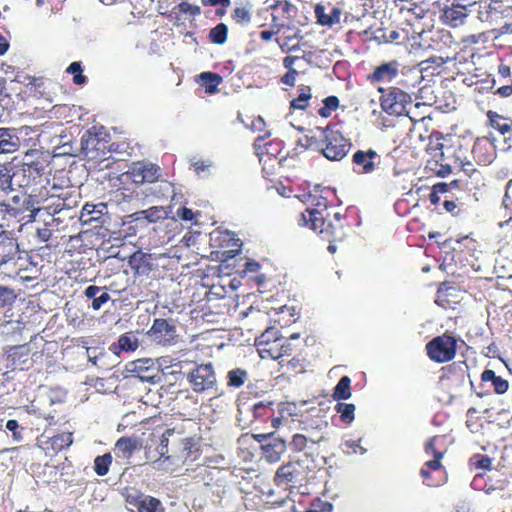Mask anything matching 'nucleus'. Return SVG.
<instances>
[{"label": "nucleus", "instance_id": "obj_1", "mask_svg": "<svg viewBox=\"0 0 512 512\" xmlns=\"http://www.w3.org/2000/svg\"><path fill=\"white\" fill-rule=\"evenodd\" d=\"M315 130L320 133L321 138H317L316 135H305L298 140V143L305 148L320 151L330 160H341L350 151L352 147L351 140L332 125H327L324 128L316 127Z\"/></svg>", "mask_w": 512, "mask_h": 512}, {"label": "nucleus", "instance_id": "obj_2", "mask_svg": "<svg viewBox=\"0 0 512 512\" xmlns=\"http://www.w3.org/2000/svg\"><path fill=\"white\" fill-rule=\"evenodd\" d=\"M316 468L315 459L312 455L304 453L300 456L290 458L284 462L276 471L274 482L281 487H295L304 482L309 473Z\"/></svg>", "mask_w": 512, "mask_h": 512}, {"label": "nucleus", "instance_id": "obj_3", "mask_svg": "<svg viewBox=\"0 0 512 512\" xmlns=\"http://www.w3.org/2000/svg\"><path fill=\"white\" fill-rule=\"evenodd\" d=\"M335 190L333 188H318L310 192L305 198L306 209L300 213L297 222L301 227L309 225H318L327 213H331L329 208L335 199Z\"/></svg>", "mask_w": 512, "mask_h": 512}, {"label": "nucleus", "instance_id": "obj_4", "mask_svg": "<svg viewBox=\"0 0 512 512\" xmlns=\"http://www.w3.org/2000/svg\"><path fill=\"white\" fill-rule=\"evenodd\" d=\"M307 227L318 233L324 241L336 243L346 239L350 225L345 214L334 212L327 213L318 225Z\"/></svg>", "mask_w": 512, "mask_h": 512}, {"label": "nucleus", "instance_id": "obj_5", "mask_svg": "<svg viewBox=\"0 0 512 512\" xmlns=\"http://www.w3.org/2000/svg\"><path fill=\"white\" fill-rule=\"evenodd\" d=\"M175 433L184 435L185 424L177 425L173 428L165 430L162 434L152 432L146 439L144 449L145 457L150 462H157L164 458L165 460H171V454H169V443L170 437Z\"/></svg>", "mask_w": 512, "mask_h": 512}, {"label": "nucleus", "instance_id": "obj_6", "mask_svg": "<svg viewBox=\"0 0 512 512\" xmlns=\"http://www.w3.org/2000/svg\"><path fill=\"white\" fill-rule=\"evenodd\" d=\"M457 343L455 336L445 332L426 343V354L434 363H448L457 353Z\"/></svg>", "mask_w": 512, "mask_h": 512}, {"label": "nucleus", "instance_id": "obj_7", "mask_svg": "<svg viewBox=\"0 0 512 512\" xmlns=\"http://www.w3.org/2000/svg\"><path fill=\"white\" fill-rule=\"evenodd\" d=\"M380 107L389 115L401 116L411 104V95L398 87H380Z\"/></svg>", "mask_w": 512, "mask_h": 512}, {"label": "nucleus", "instance_id": "obj_8", "mask_svg": "<svg viewBox=\"0 0 512 512\" xmlns=\"http://www.w3.org/2000/svg\"><path fill=\"white\" fill-rule=\"evenodd\" d=\"M283 148V142L279 139H272L265 142L263 136H259L254 141V149L259 156L260 162L263 164V169H266V165L269 164L270 170H274L275 167L281 166L282 161L286 159V156H280Z\"/></svg>", "mask_w": 512, "mask_h": 512}, {"label": "nucleus", "instance_id": "obj_9", "mask_svg": "<svg viewBox=\"0 0 512 512\" xmlns=\"http://www.w3.org/2000/svg\"><path fill=\"white\" fill-rule=\"evenodd\" d=\"M470 379L469 366L465 360L451 362L441 368L440 381L449 389L457 391L465 387Z\"/></svg>", "mask_w": 512, "mask_h": 512}, {"label": "nucleus", "instance_id": "obj_10", "mask_svg": "<svg viewBox=\"0 0 512 512\" xmlns=\"http://www.w3.org/2000/svg\"><path fill=\"white\" fill-rule=\"evenodd\" d=\"M186 379L192 391L196 393L212 390L216 385V374L212 364H198L188 372Z\"/></svg>", "mask_w": 512, "mask_h": 512}, {"label": "nucleus", "instance_id": "obj_11", "mask_svg": "<svg viewBox=\"0 0 512 512\" xmlns=\"http://www.w3.org/2000/svg\"><path fill=\"white\" fill-rule=\"evenodd\" d=\"M275 334L276 331L273 329L265 330L256 338L255 344L262 358H272L279 362L280 367H284L283 353H281L282 337H277Z\"/></svg>", "mask_w": 512, "mask_h": 512}, {"label": "nucleus", "instance_id": "obj_12", "mask_svg": "<svg viewBox=\"0 0 512 512\" xmlns=\"http://www.w3.org/2000/svg\"><path fill=\"white\" fill-rule=\"evenodd\" d=\"M159 170L160 167L156 164L137 161L122 176L124 181L143 185V183H155L160 176Z\"/></svg>", "mask_w": 512, "mask_h": 512}, {"label": "nucleus", "instance_id": "obj_13", "mask_svg": "<svg viewBox=\"0 0 512 512\" xmlns=\"http://www.w3.org/2000/svg\"><path fill=\"white\" fill-rule=\"evenodd\" d=\"M439 440H441L439 436H433L427 441L424 447L425 453L433 457L432 460L425 462L424 466L420 470L423 483L427 486H437L439 484L438 481L432 480L430 474V471H438L442 468L441 460L444 456V451H441L436 447Z\"/></svg>", "mask_w": 512, "mask_h": 512}, {"label": "nucleus", "instance_id": "obj_14", "mask_svg": "<svg viewBox=\"0 0 512 512\" xmlns=\"http://www.w3.org/2000/svg\"><path fill=\"white\" fill-rule=\"evenodd\" d=\"M147 334L152 341L164 346L174 344L178 338L174 320L166 318H156Z\"/></svg>", "mask_w": 512, "mask_h": 512}, {"label": "nucleus", "instance_id": "obj_15", "mask_svg": "<svg viewBox=\"0 0 512 512\" xmlns=\"http://www.w3.org/2000/svg\"><path fill=\"white\" fill-rule=\"evenodd\" d=\"M201 452V437H184L180 444L174 448L170 461H180L183 464H191L201 458Z\"/></svg>", "mask_w": 512, "mask_h": 512}, {"label": "nucleus", "instance_id": "obj_16", "mask_svg": "<svg viewBox=\"0 0 512 512\" xmlns=\"http://www.w3.org/2000/svg\"><path fill=\"white\" fill-rule=\"evenodd\" d=\"M73 443V435L70 432L50 434L44 431L37 438V446L45 452L46 455H54L67 449Z\"/></svg>", "mask_w": 512, "mask_h": 512}, {"label": "nucleus", "instance_id": "obj_17", "mask_svg": "<svg viewBox=\"0 0 512 512\" xmlns=\"http://www.w3.org/2000/svg\"><path fill=\"white\" fill-rule=\"evenodd\" d=\"M33 365L32 349L28 343L10 346L6 350V367L26 371Z\"/></svg>", "mask_w": 512, "mask_h": 512}, {"label": "nucleus", "instance_id": "obj_18", "mask_svg": "<svg viewBox=\"0 0 512 512\" xmlns=\"http://www.w3.org/2000/svg\"><path fill=\"white\" fill-rule=\"evenodd\" d=\"M268 10L271 11V27L283 29L289 26L296 14L297 8L289 0H275L269 4Z\"/></svg>", "mask_w": 512, "mask_h": 512}, {"label": "nucleus", "instance_id": "obj_19", "mask_svg": "<svg viewBox=\"0 0 512 512\" xmlns=\"http://www.w3.org/2000/svg\"><path fill=\"white\" fill-rule=\"evenodd\" d=\"M273 433L257 434L254 438L261 443L262 456L268 463H277L286 452L285 440L272 437Z\"/></svg>", "mask_w": 512, "mask_h": 512}, {"label": "nucleus", "instance_id": "obj_20", "mask_svg": "<svg viewBox=\"0 0 512 512\" xmlns=\"http://www.w3.org/2000/svg\"><path fill=\"white\" fill-rule=\"evenodd\" d=\"M210 242L212 247L222 249V261L235 257L241 250V242L229 231H216L212 233Z\"/></svg>", "mask_w": 512, "mask_h": 512}, {"label": "nucleus", "instance_id": "obj_21", "mask_svg": "<svg viewBox=\"0 0 512 512\" xmlns=\"http://www.w3.org/2000/svg\"><path fill=\"white\" fill-rule=\"evenodd\" d=\"M353 169L358 174H370L381 166V154L373 148L357 150L352 157Z\"/></svg>", "mask_w": 512, "mask_h": 512}, {"label": "nucleus", "instance_id": "obj_22", "mask_svg": "<svg viewBox=\"0 0 512 512\" xmlns=\"http://www.w3.org/2000/svg\"><path fill=\"white\" fill-rule=\"evenodd\" d=\"M497 155L494 141L486 136L478 137L472 146V156L480 165L490 164Z\"/></svg>", "mask_w": 512, "mask_h": 512}, {"label": "nucleus", "instance_id": "obj_23", "mask_svg": "<svg viewBox=\"0 0 512 512\" xmlns=\"http://www.w3.org/2000/svg\"><path fill=\"white\" fill-rule=\"evenodd\" d=\"M459 183V180H452L451 182H437L436 184H433L429 193V202L431 205L437 206L439 203H443V200L462 197V192H460V196H458L454 191V189L458 187Z\"/></svg>", "mask_w": 512, "mask_h": 512}, {"label": "nucleus", "instance_id": "obj_24", "mask_svg": "<svg viewBox=\"0 0 512 512\" xmlns=\"http://www.w3.org/2000/svg\"><path fill=\"white\" fill-rule=\"evenodd\" d=\"M31 200L26 194H18L9 200H6V220L23 219V214L27 211L34 215L35 209L30 210Z\"/></svg>", "mask_w": 512, "mask_h": 512}, {"label": "nucleus", "instance_id": "obj_25", "mask_svg": "<svg viewBox=\"0 0 512 512\" xmlns=\"http://www.w3.org/2000/svg\"><path fill=\"white\" fill-rule=\"evenodd\" d=\"M468 17V8L464 4H452L442 10L441 22L452 28L463 26Z\"/></svg>", "mask_w": 512, "mask_h": 512}, {"label": "nucleus", "instance_id": "obj_26", "mask_svg": "<svg viewBox=\"0 0 512 512\" xmlns=\"http://www.w3.org/2000/svg\"><path fill=\"white\" fill-rule=\"evenodd\" d=\"M399 66L396 60L384 62L374 67V71L366 76V80L370 83L391 82L398 76Z\"/></svg>", "mask_w": 512, "mask_h": 512}, {"label": "nucleus", "instance_id": "obj_27", "mask_svg": "<svg viewBox=\"0 0 512 512\" xmlns=\"http://www.w3.org/2000/svg\"><path fill=\"white\" fill-rule=\"evenodd\" d=\"M58 191H61V188L52 186L51 193L42 200V206L36 209V211L45 210L48 215L53 216L64 209H69L70 206L66 203L67 199L65 194Z\"/></svg>", "mask_w": 512, "mask_h": 512}, {"label": "nucleus", "instance_id": "obj_28", "mask_svg": "<svg viewBox=\"0 0 512 512\" xmlns=\"http://www.w3.org/2000/svg\"><path fill=\"white\" fill-rule=\"evenodd\" d=\"M127 502L137 508L139 512H164L165 508L162 502L153 496L144 494H129L126 498Z\"/></svg>", "mask_w": 512, "mask_h": 512}, {"label": "nucleus", "instance_id": "obj_29", "mask_svg": "<svg viewBox=\"0 0 512 512\" xmlns=\"http://www.w3.org/2000/svg\"><path fill=\"white\" fill-rule=\"evenodd\" d=\"M317 23L324 27H333L340 24L342 10L337 6H330L327 8L324 4H317L314 8Z\"/></svg>", "mask_w": 512, "mask_h": 512}, {"label": "nucleus", "instance_id": "obj_30", "mask_svg": "<svg viewBox=\"0 0 512 512\" xmlns=\"http://www.w3.org/2000/svg\"><path fill=\"white\" fill-rule=\"evenodd\" d=\"M19 254V244L17 240L10 237L9 233L0 231V266L15 260Z\"/></svg>", "mask_w": 512, "mask_h": 512}, {"label": "nucleus", "instance_id": "obj_31", "mask_svg": "<svg viewBox=\"0 0 512 512\" xmlns=\"http://www.w3.org/2000/svg\"><path fill=\"white\" fill-rule=\"evenodd\" d=\"M487 124L489 127L497 130L505 140H512V119L499 114L496 111L489 110L486 113Z\"/></svg>", "mask_w": 512, "mask_h": 512}, {"label": "nucleus", "instance_id": "obj_32", "mask_svg": "<svg viewBox=\"0 0 512 512\" xmlns=\"http://www.w3.org/2000/svg\"><path fill=\"white\" fill-rule=\"evenodd\" d=\"M21 147L16 128L0 127V154L14 153Z\"/></svg>", "mask_w": 512, "mask_h": 512}, {"label": "nucleus", "instance_id": "obj_33", "mask_svg": "<svg viewBox=\"0 0 512 512\" xmlns=\"http://www.w3.org/2000/svg\"><path fill=\"white\" fill-rule=\"evenodd\" d=\"M141 446L142 444L137 437L123 436L116 441L114 453L117 457L130 459Z\"/></svg>", "mask_w": 512, "mask_h": 512}, {"label": "nucleus", "instance_id": "obj_34", "mask_svg": "<svg viewBox=\"0 0 512 512\" xmlns=\"http://www.w3.org/2000/svg\"><path fill=\"white\" fill-rule=\"evenodd\" d=\"M129 265L138 275H147L152 271L153 258L150 254L137 251L129 258Z\"/></svg>", "mask_w": 512, "mask_h": 512}, {"label": "nucleus", "instance_id": "obj_35", "mask_svg": "<svg viewBox=\"0 0 512 512\" xmlns=\"http://www.w3.org/2000/svg\"><path fill=\"white\" fill-rule=\"evenodd\" d=\"M100 144L101 142L97 134H93L89 131L81 138L82 152L88 158H96L98 156V151L101 149Z\"/></svg>", "mask_w": 512, "mask_h": 512}, {"label": "nucleus", "instance_id": "obj_36", "mask_svg": "<svg viewBox=\"0 0 512 512\" xmlns=\"http://www.w3.org/2000/svg\"><path fill=\"white\" fill-rule=\"evenodd\" d=\"M481 381L484 383L490 382L494 388L495 393L499 395L505 394L509 389V383L504 378L497 376L493 370H485L481 374Z\"/></svg>", "mask_w": 512, "mask_h": 512}, {"label": "nucleus", "instance_id": "obj_37", "mask_svg": "<svg viewBox=\"0 0 512 512\" xmlns=\"http://www.w3.org/2000/svg\"><path fill=\"white\" fill-rule=\"evenodd\" d=\"M322 439V436L314 438L309 435L296 433L292 436L291 441L289 442V448L293 453H301L309 444H317Z\"/></svg>", "mask_w": 512, "mask_h": 512}, {"label": "nucleus", "instance_id": "obj_38", "mask_svg": "<svg viewBox=\"0 0 512 512\" xmlns=\"http://www.w3.org/2000/svg\"><path fill=\"white\" fill-rule=\"evenodd\" d=\"M300 339L299 333H293L288 338L282 337L283 347L281 349V353H283V363L285 359L295 356L299 353H302L304 344H296L293 341H297Z\"/></svg>", "mask_w": 512, "mask_h": 512}, {"label": "nucleus", "instance_id": "obj_39", "mask_svg": "<svg viewBox=\"0 0 512 512\" xmlns=\"http://www.w3.org/2000/svg\"><path fill=\"white\" fill-rule=\"evenodd\" d=\"M198 77H200V86L207 94L216 93L218 86L222 83V77L217 73L202 72Z\"/></svg>", "mask_w": 512, "mask_h": 512}, {"label": "nucleus", "instance_id": "obj_40", "mask_svg": "<svg viewBox=\"0 0 512 512\" xmlns=\"http://www.w3.org/2000/svg\"><path fill=\"white\" fill-rule=\"evenodd\" d=\"M454 168H456L454 161L440 163V161L436 160L435 157H431L426 163V169L440 177H445L451 174Z\"/></svg>", "mask_w": 512, "mask_h": 512}, {"label": "nucleus", "instance_id": "obj_41", "mask_svg": "<svg viewBox=\"0 0 512 512\" xmlns=\"http://www.w3.org/2000/svg\"><path fill=\"white\" fill-rule=\"evenodd\" d=\"M107 206L103 203L98 205L85 204L81 211V219L84 223H89L92 221H98L103 213L105 212Z\"/></svg>", "mask_w": 512, "mask_h": 512}, {"label": "nucleus", "instance_id": "obj_42", "mask_svg": "<svg viewBox=\"0 0 512 512\" xmlns=\"http://www.w3.org/2000/svg\"><path fill=\"white\" fill-rule=\"evenodd\" d=\"M227 386L230 388H240L248 380V372L244 368H233L226 374Z\"/></svg>", "mask_w": 512, "mask_h": 512}, {"label": "nucleus", "instance_id": "obj_43", "mask_svg": "<svg viewBox=\"0 0 512 512\" xmlns=\"http://www.w3.org/2000/svg\"><path fill=\"white\" fill-rule=\"evenodd\" d=\"M252 14L250 6L243 4L242 6H236L231 13V20L240 26L248 25L251 22Z\"/></svg>", "mask_w": 512, "mask_h": 512}, {"label": "nucleus", "instance_id": "obj_44", "mask_svg": "<svg viewBox=\"0 0 512 512\" xmlns=\"http://www.w3.org/2000/svg\"><path fill=\"white\" fill-rule=\"evenodd\" d=\"M351 382L348 376L342 377L334 389L333 398L337 401L350 399L352 396Z\"/></svg>", "mask_w": 512, "mask_h": 512}, {"label": "nucleus", "instance_id": "obj_45", "mask_svg": "<svg viewBox=\"0 0 512 512\" xmlns=\"http://www.w3.org/2000/svg\"><path fill=\"white\" fill-rule=\"evenodd\" d=\"M311 97V88L309 86L301 87L298 96L290 102V107L297 110H306Z\"/></svg>", "mask_w": 512, "mask_h": 512}, {"label": "nucleus", "instance_id": "obj_46", "mask_svg": "<svg viewBox=\"0 0 512 512\" xmlns=\"http://www.w3.org/2000/svg\"><path fill=\"white\" fill-rule=\"evenodd\" d=\"M335 410L340 414V420L343 424L350 425L355 420L356 406L354 404L338 402Z\"/></svg>", "mask_w": 512, "mask_h": 512}, {"label": "nucleus", "instance_id": "obj_47", "mask_svg": "<svg viewBox=\"0 0 512 512\" xmlns=\"http://www.w3.org/2000/svg\"><path fill=\"white\" fill-rule=\"evenodd\" d=\"M304 361L302 353H299L287 358L284 361V367L282 369H285V373H293L294 375H297V373H303L305 371Z\"/></svg>", "mask_w": 512, "mask_h": 512}, {"label": "nucleus", "instance_id": "obj_48", "mask_svg": "<svg viewBox=\"0 0 512 512\" xmlns=\"http://www.w3.org/2000/svg\"><path fill=\"white\" fill-rule=\"evenodd\" d=\"M16 300L17 293L15 292V289L5 285H0V312L13 306Z\"/></svg>", "mask_w": 512, "mask_h": 512}, {"label": "nucleus", "instance_id": "obj_49", "mask_svg": "<svg viewBox=\"0 0 512 512\" xmlns=\"http://www.w3.org/2000/svg\"><path fill=\"white\" fill-rule=\"evenodd\" d=\"M300 40L301 38L294 34L293 36L277 38L276 42L283 53H290L300 49Z\"/></svg>", "mask_w": 512, "mask_h": 512}, {"label": "nucleus", "instance_id": "obj_50", "mask_svg": "<svg viewBox=\"0 0 512 512\" xmlns=\"http://www.w3.org/2000/svg\"><path fill=\"white\" fill-rule=\"evenodd\" d=\"M323 106L318 109V114L323 118H328L339 108L340 100L337 96L331 95L323 99Z\"/></svg>", "mask_w": 512, "mask_h": 512}, {"label": "nucleus", "instance_id": "obj_51", "mask_svg": "<svg viewBox=\"0 0 512 512\" xmlns=\"http://www.w3.org/2000/svg\"><path fill=\"white\" fill-rule=\"evenodd\" d=\"M227 34V26L223 23H219L209 31L208 38L213 44L223 45L227 41Z\"/></svg>", "mask_w": 512, "mask_h": 512}, {"label": "nucleus", "instance_id": "obj_52", "mask_svg": "<svg viewBox=\"0 0 512 512\" xmlns=\"http://www.w3.org/2000/svg\"><path fill=\"white\" fill-rule=\"evenodd\" d=\"M111 453L99 455L94 459V471L98 476H105L109 472L112 463Z\"/></svg>", "mask_w": 512, "mask_h": 512}, {"label": "nucleus", "instance_id": "obj_53", "mask_svg": "<svg viewBox=\"0 0 512 512\" xmlns=\"http://www.w3.org/2000/svg\"><path fill=\"white\" fill-rule=\"evenodd\" d=\"M426 108L425 103L416 102L415 104H410L407 106L406 111L403 115H406L412 122L423 121L426 118L424 110Z\"/></svg>", "mask_w": 512, "mask_h": 512}, {"label": "nucleus", "instance_id": "obj_54", "mask_svg": "<svg viewBox=\"0 0 512 512\" xmlns=\"http://www.w3.org/2000/svg\"><path fill=\"white\" fill-rule=\"evenodd\" d=\"M492 465V459L485 454H474L469 458V466L476 470H490Z\"/></svg>", "mask_w": 512, "mask_h": 512}, {"label": "nucleus", "instance_id": "obj_55", "mask_svg": "<svg viewBox=\"0 0 512 512\" xmlns=\"http://www.w3.org/2000/svg\"><path fill=\"white\" fill-rule=\"evenodd\" d=\"M139 346L138 338L129 333H125L118 338V347L123 351H135Z\"/></svg>", "mask_w": 512, "mask_h": 512}, {"label": "nucleus", "instance_id": "obj_56", "mask_svg": "<svg viewBox=\"0 0 512 512\" xmlns=\"http://www.w3.org/2000/svg\"><path fill=\"white\" fill-rule=\"evenodd\" d=\"M66 73L73 76V83L75 85H84L87 82V77L83 75V70L80 62H72L67 68Z\"/></svg>", "mask_w": 512, "mask_h": 512}, {"label": "nucleus", "instance_id": "obj_57", "mask_svg": "<svg viewBox=\"0 0 512 512\" xmlns=\"http://www.w3.org/2000/svg\"><path fill=\"white\" fill-rule=\"evenodd\" d=\"M12 179L11 168L5 164H0V193H7V190L11 187Z\"/></svg>", "mask_w": 512, "mask_h": 512}, {"label": "nucleus", "instance_id": "obj_58", "mask_svg": "<svg viewBox=\"0 0 512 512\" xmlns=\"http://www.w3.org/2000/svg\"><path fill=\"white\" fill-rule=\"evenodd\" d=\"M443 209L450 213L452 216H458L461 212V208L464 206L463 197H455L451 200H443L441 203Z\"/></svg>", "mask_w": 512, "mask_h": 512}, {"label": "nucleus", "instance_id": "obj_59", "mask_svg": "<svg viewBox=\"0 0 512 512\" xmlns=\"http://www.w3.org/2000/svg\"><path fill=\"white\" fill-rule=\"evenodd\" d=\"M139 214L150 222H157L167 217V212L162 207H151L147 210L141 211Z\"/></svg>", "mask_w": 512, "mask_h": 512}, {"label": "nucleus", "instance_id": "obj_60", "mask_svg": "<svg viewBox=\"0 0 512 512\" xmlns=\"http://www.w3.org/2000/svg\"><path fill=\"white\" fill-rule=\"evenodd\" d=\"M176 9L179 10V13L190 17H197L201 15V8L195 4H190L189 2H180L173 11Z\"/></svg>", "mask_w": 512, "mask_h": 512}, {"label": "nucleus", "instance_id": "obj_61", "mask_svg": "<svg viewBox=\"0 0 512 512\" xmlns=\"http://www.w3.org/2000/svg\"><path fill=\"white\" fill-rule=\"evenodd\" d=\"M272 403H257L253 406V415L255 418H269L273 413Z\"/></svg>", "mask_w": 512, "mask_h": 512}, {"label": "nucleus", "instance_id": "obj_62", "mask_svg": "<svg viewBox=\"0 0 512 512\" xmlns=\"http://www.w3.org/2000/svg\"><path fill=\"white\" fill-rule=\"evenodd\" d=\"M489 40L488 35L486 33H479L476 35H470L463 38L462 43L465 48H468L472 45H476L479 43L485 44Z\"/></svg>", "mask_w": 512, "mask_h": 512}, {"label": "nucleus", "instance_id": "obj_63", "mask_svg": "<svg viewBox=\"0 0 512 512\" xmlns=\"http://www.w3.org/2000/svg\"><path fill=\"white\" fill-rule=\"evenodd\" d=\"M6 430L12 432V437H14V440L20 441L22 439L21 427L19 426V422L17 420H8L6 422Z\"/></svg>", "mask_w": 512, "mask_h": 512}, {"label": "nucleus", "instance_id": "obj_64", "mask_svg": "<svg viewBox=\"0 0 512 512\" xmlns=\"http://www.w3.org/2000/svg\"><path fill=\"white\" fill-rule=\"evenodd\" d=\"M454 290L455 288L450 286L447 282L442 283V285L437 290V299L447 302V296L451 295V291Z\"/></svg>", "mask_w": 512, "mask_h": 512}]
</instances>
